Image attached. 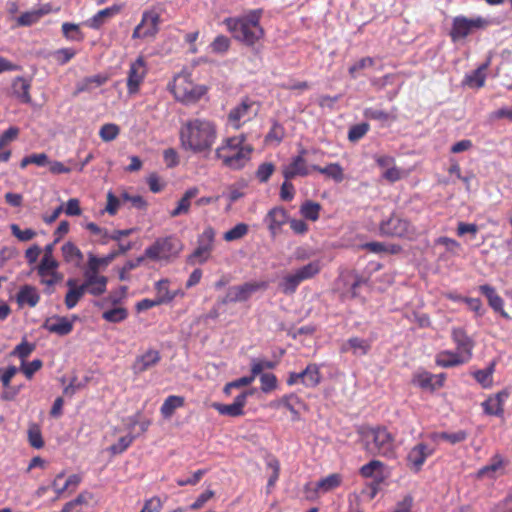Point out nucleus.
<instances>
[{"label":"nucleus","mask_w":512,"mask_h":512,"mask_svg":"<svg viewBox=\"0 0 512 512\" xmlns=\"http://www.w3.org/2000/svg\"><path fill=\"white\" fill-rule=\"evenodd\" d=\"M217 137L215 124L207 119L188 120L180 130L181 145L193 153L209 152Z\"/></svg>","instance_id":"f257e3e1"},{"label":"nucleus","mask_w":512,"mask_h":512,"mask_svg":"<svg viewBox=\"0 0 512 512\" xmlns=\"http://www.w3.org/2000/svg\"><path fill=\"white\" fill-rule=\"evenodd\" d=\"M365 451L372 456L393 458L395 456L394 436L382 426H363L358 430Z\"/></svg>","instance_id":"f03ea898"},{"label":"nucleus","mask_w":512,"mask_h":512,"mask_svg":"<svg viewBox=\"0 0 512 512\" xmlns=\"http://www.w3.org/2000/svg\"><path fill=\"white\" fill-rule=\"evenodd\" d=\"M260 17L261 11L254 10L240 18H227L224 23L235 40L247 46H253L264 36Z\"/></svg>","instance_id":"7ed1b4c3"},{"label":"nucleus","mask_w":512,"mask_h":512,"mask_svg":"<svg viewBox=\"0 0 512 512\" xmlns=\"http://www.w3.org/2000/svg\"><path fill=\"white\" fill-rule=\"evenodd\" d=\"M182 249L180 240L173 236L158 238L145 249V256L153 261H169L178 256Z\"/></svg>","instance_id":"20e7f679"},{"label":"nucleus","mask_w":512,"mask_h":512,"mask_svg":"<svg viewBox=\"0 0 512 512\" xmlns=\"http://www.w3.org/2000/svg\"><path fill=\"white\" fill-rule=\"evenodd\" d=\"M380 232L385 236L412 239L416 234V229L407 219L392 214L380 223Z\"/></svg>","instance_id":"39448f33"},{"label":"nucleus","mask_w":512,"mask_h":512,"mask_svg":"<svg viewBox=\"0 0 512 512\" xmlns=\"http://www.w3.org/2000/svg\"><path fill=\"white\" fill-rule=\"evenodd\" d=\"M214 238V229L210 226L206 227L204 231L198 236L197 248L191 255L188 256L187 262L189 264H195L196 262H199L200 264L205 263L210 257L211 251L213 250Z\"/></svg>","instance_id":"423d86ee"},{"label":"nucleus","mask_w":512,"mask_h":512,"mask_svg":"<svg viewBox=\"0 0 512 512\" xmlns=\"http://www.w3.org/2000/svg\"><path fill=\"white\" fill-rule=\"evenodd\" d=\"M173 92L178 100L192 103L199 100L205 94L206 88L194 85L186 77L179 76L175 78Z\"/></svg>","instance_id":"0eeeda50"},{"label":"nucleus","mask_w":512,"mask_h":512,"mask_svg":"<svg viewBox=\"0 0 512 512\" xmlns=\"http://www.w3.org/2000/svg\"><path fill=\"white\" fill-rule=\"evenodd\" d=\"M268 284L266 282H246L242 285L232 286L227 290L225 297L222 299L223 304L232 302H244L258 290H265Z\"/></svg>","instance_id":"6e6552de"},{"label":"nucleus","mask_w":512,"mask_h":512,"mask_svg":"<svg viewBox=\"0 0 512 512\" xmlns=\"http://www.w3.org/2000/svg\"><path fill=\"white\" fill-rule=\"evenodd\" d=\"M488 21L482 17L468 19L464 16H457L453 19L450 36L453 41L465 38L474 29L484 28Z\"/></svg>","instance_id":"1a4fd4ad"},{"label":"nucleus","mask_w":512,"mask_h":512,"mask_svg":"<svg viewBox=\"0 0 512 512\" xmlns=\"http://www.w3.org/2000/svg\"><path fill=\"white\" fill-rule=\"evenodd\" d=\"M225 149L226 148H217L215 155L222 160L224 166L234 170L243 168L250 159V155L253 151L251 145H245V147L238 149V151H232V154L225 153Z\"/></svg>","instance_id":"9d476101"},{"label":"nucleus","mask_w":512,"mask_h":512,"mask_svg":"<svg viewBox=\"0 0 512 512\" xmlns=\"http://www.w3.org/2000/svg\"><path fill=\"white\" fill-rule=\"evenodd\" d=\"M147 73L146 63L143 56H138L130 64L127 77V90L129 94H136Z\"/></svg>","instance_id":"9b49d317"},{"label":"nucleus","mask_w":512,"mask_h":512,"mask_svg":"<svg viewBox=\"0 0 512 512\" xmlns=\"http://www.w3.org/2000/svg\"><path fill=\"white\" fill-rule=\"evenodd\" d=\"M160 16L154 11L144 12L141 22L135 27L132 37L146 38L152 37L158 32Z\"/></svg>","instance_id":"f8f14e48"},{"label":"nucleus","mask_w":512,"mask_h":512,"mask_svg":"<svg viewBox=\"0 0 512 512\" xmlns=\"http://www.w3.org/2000/svg\"><path fill=\"white\" fill-rule=\"evenodd\" d=\"M307 153L308 151L302 148L299 154L293 157L291 162L283 168L282 175L284 179L291 180L297 176L305 177L309 174V168L304 158V155Z\"/></svg>","instance_id":"ddd939ff"},{"label":"nucleus","mask_w":512,"mask_h":512,"mask_svg":"<svg viewBox=\"0 0 512 512\" xmlns=\"http://www.w3.org/2000/svg\"><path fill=\"white\" fill-rule=\"evenodd\" d=\"M433 454L431 449L425 443L415 445L407 455V465L413 472H419L422 469L426 459Z\"/></svg>","instance_id":"4468645a"},{"label":"nucleus","mask_w":512,"mask_h":512,"mask_svg":"<svg viewBox=\"0 0 512 512\" xmlns=\"http://www.w3.org/2000/svg\"><path fill=\"white\" fill-rule=\"evenodd\" d=\"M161 360V354L158 350L148 349L143 354L138 355L131 369L135 375L142 374L143 372L155 367Z\"/></svg>","instance_id":"2eb2a0df"},{"label":"nucleus","mask_w":512,"mask_h":512,"mask_svg":"<svg viewBox=\"0 0 512 512\" xmlns=\"http://www.w3.org/2000/svg\"><path fill=\"white\" fill-rule=\"evenodd\" d=\"M452 339L456 344L457 352L467 361L472 357V350L474 348L473 339L467 335L463 328H453L451 333Z\"/></svg>","instance_id":"dca6fc26"},{"label":"nucleus","mask_w":512,"mask_h":512,"mask_svg":"<svg viewBox=\"0 0 512 512\" xmlns=\"http://www.w3.org/2000/svg\"><path fill=\"white\" fill-rule=\"evenodd\" d=\"M84 287L86 292L93 296H100L106 292L108 278L98 273L84 271Z\"/></svg>","instance_id":"f3484780"},{"label":"nucleus","mask_w":512,"mask_h":512,"mask_svg":"<svg viewBox=\"0 0 512 512\" xmlns=\"http://www.w3.org/2000/svg\"><path fill=\"white\" fill-rule=\"evenodd\" d=\"M42 328L59 336H66L72 332L73 322L67 317L55 315L47 318L42 324Z\"/></svg>","instance_id":"a211bd4d"},{"label":"nucleus","mask_w":512,"mask_h":512,"mask_svg":"<svg viewBox=\"0 0 512 512\" xmlns=\"http://www.w3.org/2000/svg\"><path fill=\"white\" fill-rule=\"evenodd\" d=\"M371 341L360 337H351L340 346L341 353L351 352L356 357L365 356L371 350Z\"/></svg>","instance_id":"6ab92c4d"},{"label":"nucleus","mask_w":512,"mask_h":512,"mask_svg":"<svg viewBox=\"0 0 512 512\" xmlns=\"http://www.w3.org/2000/svg\"><path fill=\"white\" fill-rule=\"evenodd\" d=\"M509 393L502 390L493 396L488 397L483 403L482 407L487 415L502 416L504 414L503 403L508 398Z\"/></svg>","instance_id":"aec40b11"},{"label":"nucleus","mask_w":512,"mask_h":512,"mask_svg":"<svg viewBox=\"0 0 512 512\" xmlns=\"http://www.w3.org/2000/svg\"><path fill=\"white\" fill-rule=\"evenodd\" d=\"M479 291L482 295H484L489 303V306L497 313H499L502 317L506 319H510V316L504 311V301L497 294L495 288L489 284H484L479 286Z\"/></svg>","instance_id":"412c9836"},{"label":"nucleus","mask_w":512,"mask_h":512,"mask_svg":"<svg viewBox=\"0 0 512 512\" xmlns=\"http://www.w3.org/2000/svg\"><path fill=\"white\" fill-rule=\"evenodd\" d=\"M384 463L379 460H371L359 469V473L363 478H373L376 485H380L384 481L383 468Z\"/></svg>","instance_id":"4be33fe9"},{"label":"nucleus","mask_w":512,"mask_h":512,"mask_svg":"<svg viewBox=\"0 0 512 512\" xmlns=\"http://www.w3.org/2000/svg\"><path fill=\"white\" fill-rule=\"evenodd\" d=\"M287 218L288 215L284 208L274 207L266 215L265 222L271 233L275 235L281 226L286 223Z\"/></svg>","instance_id":"5701e85b"},{"label":"nucleus","mask_w":512,"mask_h":512,"mask_svg":"<svg viewBox=\"0 0 512 512\" xmlns=\"http://www.w3.org/2000/svg\"><path fill=\"white\" fill-rule=\"evenodd\" d=\"M436 375L427 372H417L412 377V384L420 387L423 390L435 391L437 388L442 387V381H434Z\"/></svg>","instance_id":"b1692460"},{"label":"nucleus","mask_w":512,"mask_h":512,"mask_svg":"<svg viewBox=\"0 0 512 512\" xmlns=\"http://www.w3.org/2000/svg\"><path fill=\"white\" fill-rule=\"evenodd\" d=\"M31 82L30 80L18 76L14 79L12 83V93L13 95L22 103L28 104L31 103V95H30Z\"/></svg>","instance_id":"393cba45"},{"label":"nucleus","mask_w":512,"mask_h":512,"mask_svg":"<svg viewBox=\"0 0 512 512\" xmlns=\"http://www.w3.org/2000/svg\"><path fill=\"white\" fill-rule=\"evenodd\" d=\"M66 285L69 287L68 292L65 296V305L68 309L74 308L80 299L86 293V289L84 287V283L77 286V282L75 279H68Z\"/></svg>","instance_id":"a878e982"},{"label":"nucleus","mask_w":512,"mask_h":512,"mask_svg":"<svg viewBox=\"0 0 512 512\" xmlns=\"http://www.w3.org/2000/svg\"><path fill=\"white\" fill-rule=\"evenodd\" d=\"M39 300L40 295L37 289L31 285L22 286L16 295V301L19 304V306L27 304L30 307H35L38 304Z\"/></svg>","instance_id":"bb28decb"},{"label":"nucleus","mask_w":512,"mask_h":512,"mask_svg":"<svg viewBox=\"0 0 512 512\" xmlns=\"http://www.w3.org/2000/svg\"><path fill=\"white\" fill-rule=\"evenodd\" d=\"M490 60L488 59L485 63L481 64L477 69L472 71L470 74H466L463 84L471 88H481L485 84L486 74L485 70L489 67Z\"/></svg>","instance_id":"cd10ccee"},{"label":"nucleus","mask_w":512,"mask_h":512,"mask_svg":"<svg viewBox=\"0 0 512 512\" xmlns=\"http://www.w3.org/2000/svg\"><path fill=\"white\" fill-rule=\"evenodd\" d=\"M107 80L108 77L102 74L85 77L81 81L77 82L73 95L77 96L82 92L91 91L92 89L100 87L101 85L105 84Z\"/></svg>","instance_id":"c85d7f7f"},{"label":"nucleus","mask_w":512,"mask_h":512,"mask_svg":"<svg viewBox=\"0 0 512 512\" xmlns=\"http://www.w3.org/2000/svg\"><path fill=\"white\" fill-rule=\"evenodd\" d=\"M55 244L56 243L48 244L44 248V256L37 267V273L41 277H45L49 274L50 270H55L58 267V262L52 256Z\"/></svg>","instance_id":"c756f323"},{"label":"nucleus","mask_w":512,"mask_h":512,"mask_svg":"<svg viewBox=\"0 0 512 512\" xmlns=\"http://www.w3.org/2000/svg\"><path fill=\"white\" fill-rule=\"evenodd\" d=\"M311 169L331 178L336 183H341L345 178L344 170L339 163H329L325 167L311 165Z\"/></svg>","instance_id":"7c9ffc66"},{"label":"nucleus","mask_w":512,"mask_h":512,"mask_svg":"<svg viewBox=\"0 0 512 512\" xmlns=\"http://www.w3.org/2000/svg\"><path fill=\"white\" fill-rule=\"evenodd\" d=\"M252 102L248 99L243 100L239 105L231 109L228 115L229 121L236 127L239 128V121L241 119H249V110L251 109Z\"/></svg>","instance_id":"2f4dec72"},{"label":"nucleus","mask_w":512,"mask_h":512,"mask_svg":"<svg viewBox=\"0 0 512 512\" xmlns=\"http://www.w3.org/2000/svg\"><path fill=\"white\" fill-rule=\"evenodd\" d=\"M198 193L199 189L197 187L186 190L182 198L178 201L177 207L170 212V216L177 217L182 214H187L189 212L191 199L196 197Z\"/></svg>","instance_id":"473e14b6"},{"label":"nucleus","mask_w":512,"mask_h":512,"mask_svg":"<svg viewBox=\"0 0 512 512\" xmlns=\"http://www.w3.org/2000/svg\"><path fill=\"white\" fill-rule=\"evenodd\" d=\"M467 362L462 356L456 352L443 351L437 355L436 363L438 366L449 368L461 365Z\"/></svg>","instance_id":"72a5a7b5"},{"label":"nucleus","mask_w":512,"mask_h":512,"mask_svg":"<svg viewBox=\"0 0 512 512\" xmlns=\"http://www.w3.org/2000/svg\"><path fill=\"white\" fill-rule=\"evenodd\" d=\"M115 258L116 253H112V251L104 257H97L93 254H89L87 268L85 271L99 274L100 268L108 266Z\"/></svg>","instance_id":"f704fd0d"},{"label":"nucleus","mask_w":512,"mask_h":512,"mask_svg":"<svg viewBox=\"0 0 512 512\" xmlns=\"http://www.w3.org/2000/svg\"><path fill=\"white\" fill-rule=\"evenodd\" d=\"M495 365V361H492L485 369L473 372L474 379L485 389L490 388L493 384Z\"/></svg>","instance_id":"c9c22d12"},{"label":"nucleus","mask_w":512,"mask_h":512,"mask_svg":"<svg viewBox=\"0 0 512 512\" xmlns=\"http://www.w3.org/2000/svg\"><path fill=\"white\" fill-rule=\"evenodd\" d=\"M119 11L120 7L117 5L100 10L89 20V26L93 29H99L108 18L114 16Z\"/></svg>","instance_id":"e433bc0d"},{"label":"nucleus","mask_w":512,"mask_h":512,"mask_svg":"<svg viewBox=\"0 0 512 512\" xmlns=\"http://www.w3.org/2000/svg\"><path fill=\"white\" fill-rule=\"evenodd\" d=\"M322 265L319 260H314L296 269L294 273L301 282L315 277L321 271Z\"/></svg>","instance_id":"4c0bfd02"},{"label":"nucleus","mask_w":512,"mask_h":512,"mask_svg":"<svg viewBox=\"0 0 512 512\" xmlns=\"http://www.w3.org/2000/svg\"><path fill=\"white\" fill-rule=\"evenodd\" d=\"M184 405V397L171 395L168 396L161 406V414L165 419H169L177 408Z\"/></svg>","instance_id":"58836bf2"},{"label":"nucleus","mask_w":512,"mask_h":512,"mask_svg":"<svg viewBox=\"0 0 512 512\" xmlns=\"http://www.w3.org/2000/svg\"><path fill=\"white\" fill-rule=\"evenodd\" d=\"M503 468V459L500 455H495L491 462L485 466H483L481 469L477 472L478 478H494L497 471Z\"/></svg>","instance_id":"ea45409f"},{"label":"nucleus","mask_w":512,"mask_h":512,"mask_svg":"<svg viewBox=\"0 0 512 512\" xmlns=\"http://www.w3.org/2000/svg\"><path fill=\"white\" fill-rule=\"evenodd\" d=\"M342 477L338 473H333L319 480L316 484V491L329 492L341 485Z\"/></svg>","instance_id":"a19ab883"},{"label":"nucleus","mask_w":512,"mask_h":512,"mask_svg":"<svg viewBox=\"0 0 512 512\" xmlns=\"http://www.w3.org/2000/svg\"><path fill=\"white\" fill-rule=\"evenodd\" d=\"M301 283L300 279L293 272L288 274L282 278L279 283V290L285 295H292L296 292L299 284Z\"/></svg>","instance_id":"79ce46f5"},{"label":"nucleus","mask_w":512,"mask_h":512,"mask_svg":"<svg viewBox=\"0 0 512 512\" xmlns=\"http://www.w3.org/2000/svg\"><path fill=\"white\" fill-rule=\"evenodd\" d=\"M321 205L310 200L305 201L300 207L301 215L310 221H316L319 218Z\"/></svg>","instance_id":"37998d69"},{"label":"nucleus","mask_w":512,"mask_h":512,"mask_svg":"<svg viewBox=\"0 0 512 512\" xmlns=\"http://www.w3.org/2000/svg\"><path fill=\"white\" fill-rule=\"evenodd\" d=\"M64 260L66 262L76 261L79 263L83 260V253L81 250L72 242L65 243L61 248Z\"/></svg>","instance_id":"c03bdc74"},{"label":"nucleus","mask_w":512,"mask_h":512,"mask_svg":"<svg viewBox=\"0 0 512 512\" xmlns=\"http://www.w3.org/2000/svg\"><path fill=\"white\" fill-rule=\"evenodd\" d=\"M128 317V310L124 307H114L103 312L102 318L110 323H120Z\"/></svg>","instance_id":"a18cd8bd"},{"label":"nucleus","mask_w":512,"mask_h":512,"mask_svg":"<svg viewBox=\"0 0 512 512\" xmlns=\"http://www.w3.org/2000/svg\"><path fill=\"white\" fill-rule=\"evenodd\" d=\"M364 117L371 120H376L381 123H386L390 120H394L395 117L392 116L390 113L377 109V108H366L363 112Z\"/></svg>","instance_id":"49530a36"},{"label":"nucleus","mask_w":512,"mask_h":512,"mask_svg":"<svg viewBox=\"0 0 512 512\" xmlns=\"http://www.w3.org/2000/svg\"><path fill=\"white\" fill-rule=\"evenodd\" d=\"M249 227L245 223H238L224 233V240L231 242L243 238L248 233Z\"/></svg>","instance_id":"de8ad7c7"},{"label":"nucleus","mask_w":512,"mask_h":512,"mask_svg":"<svg viewBox=\"0 0 512 512\" xmlns=\"http://www.w3.org/2000/svg\"><path fill=\"white\" fill-rule=\"evenodd\" d=\"M277 366V362L253 358L251 360V373L256 377L260 375L264 369H274Z\"/></svg>","instance_id":"09e8293b"},{"label":"nucleus","mask_w":512,"mask_h":512,"mask_svg":"<svg viewBox=\"0 0 512 512\" xmlns=\"http://www.w3.org/2000/svg\"><path fill=\"white\" fill-rule=\"evenodd\" d=\"M213 407L218 411L221 415H228L230 417H238L244 414V410H241L238 405L234 403L231 404H221L214 403Z\"/></svg>","instance_id":"8fccbe9b"},{"label":"nucleus","mask_w":512,"mask_h":512,"mask_svg":"<svg viewBox=\"0 0 512 512\" xmlns=\"http://www.w3.org/2000/svg\"><path fill=\"white\" fill-rule=\"evenodd\" d=\"M300 403H301V401H300L299 397L296 396L295 394L284 395L279 400V404L283 405L285 408H287L292 413L294 420L299 419V413L295 409L294 405L300 404Z\"/></svg>","instance_id":"3c124183"},{"label":"nucleus","mask_w":512,"mask_h":512,"mask_svg":"<svg viewBox=\"0 0 512 512\" xmlns=\"http://www.w3.org/2000/svg\"><path fill=\"white\" fill-rule=\"evenodd\" d=\"M369 124L366 122L353 125L348 131V139L351 142H357L363 138L369 131Z\"/></svg>","instance_id":"603ef678"},{"label":"nucleus","mask_w":512,"mask_h":512,"mask_svg":"<svg viewBox=\"0 0 512 512\" xmlns=\"http://www.w3.org/2000/svg\"><path fill=\"white\" fill-rule=\"evenodd\" d=\"M49 12V9H41L34 12H25L18 17V24L21 26H29L36 22L40 16Z\"/></svg>","instance_id":"864d4df0"},{"label":"nucleus","mask_w":512,"mask_h":512,"mask_svg":"<svg viewBox=\"0 0 512 512\" xmlns=\"http://www.w3.org/2000/svg\"><path fill=\"white\" fill-rule=\"evenodd\" d=\"M34 350L35 344L23 340L14 348V350L11 352V355L19 357L23 362Z\"/></svg>","instance_id":"5fc2aeb1"},{"label":"nucleus","mask_w":512,"mask_h":512,"mask_svg":"<svg viewBox=\"0 0 512 512\" xmlns=\"http://www.w3.org/2000/svg\"><path fill=\"white\" fill-rule=\"evenodd\" d=\"M28 441L29 444L36 449H40L44 446V441L42 438L40 428L36 424H33L29 427Z\"/></svg>","instance_id":"6e6d98bb"},{"label":"nucleus","mask_w":512,"mask_h":512,"mask_svg":"<svg viewBox=\"0 0 512 512\" xmlns=\"http://www.w3.org/2000/svg\"><path fill=\"white\" fill-rule=\"evenodd\" d=\"M435 437L448 441L451 444H457L460 442H463L467 439L468 434L464 430H459L457 432L448 433V432H441L438 434H435Z\"/></svg>","instance_id":"4d7b16f0"},{"label":"nucleus","mask_w":512,"mask_h":512,"mask_svg":"<svg viewBox=\"0 0 512 512\" xmlns=\"http://www.w3.org/2000/svg\"><path fill=\"white\" fill-rule=\"evenodd\" d=\"M119 132L120 129L116 124L107 123L101 127L99 131V136L103 141L110 142L119 135Z\"/></svg>","instance_id":"13d9d810"},{"label":"nucleus","mask_w":512,"mask_h":512,"mask_svg":"<svg viewBox=\"0 0 512 512\" xmlns=\"http://www.w3.org/2000/svg\"><path fill=\"white\" fill-rule=\"evenodd\" d=\"M267 467L272 471V474L270 475L267 483V487L271 488L275 485L276 481L279 478L280 463L274 456H268Z\"/></svg>","instance_id":"bf43d9fd"},{"label":"nucleus","mask_w":512,"mask_h":512,"mask_svg":"<svg viewBox=\"0 0 512 512\" xmlns=\"http://www.w3.org/2000/svg\"><path fill=\"white\" fill-rule=\"evenodd\" d=\"M267 467L272 471V474L270 475L267 483V487L271 488L275 485L276 481L279 478L280 463L274 456H268Z\"/></svg>","instance_id":"052dcab7"},{"label":"nucleus","mask_w":512,"mask_h":512,"mask_svg":"<svg viewBox=\"0 0 512 512\" xmlns=\"http://www.w3.org/2000/svg\"><path fill=\"white\" fill-rule=\"evenodd\" d=\"M274 171L275 165L273 163L264 162L258 166L256 170V177L260 183H266Z\"/></svg>","instance_id":"680f3d73"},{"label":"nucleus","mask_w":512,"mask_h":512,"mask_svg":"<svg viewBox=\"0 0 512 512\" xmlns=\"http://www.w3.org/2000/svg\"><path fill=\"white\" fill-rule=\"evenodd\" d=\"M10 229L12 235L22 242L29 241L36 236V232L33 229L27 228L25 230H21L17 224H11Z\"/></svg>","instance_id":"e2e57ef3"},{"label":"nucleus","mask_w":512,"mask_h":512,"mask_svg":"<svg viewBox=\"0 0 512 512\" xmlns=\"http://www.w3.org/2000/svg\"><path fill=\"white\" fill-rule=\"evenodd\" d=\"M134 439L135 436L132 435L122 436L115 444L110 446L109 450L112 454H121L132 444Z\"/></svg>","instance_id":"0e129e2a"},{"label":"nucleus","mask_w":512,"mask_h":512,"mask_svg":"<svg viewBox=\"0 0 512 512\" xmlns=\"http://www.w3.org/2000/svg\"><path fill=\"white\" fill-rule=\"evenodd\" d=\"M261 382V390L264 393H268L276 389L277 387V378L272 373H262L260 375Z\"/></svg>","instance_id":"69168bd1"},{"label":"nucleus","mask_w":512,"mask_h":512,"mask_svg":"<svg viewBox=\"0 0 512 512\" xmlns=\"http://www.w3.org/2000/svg\"><path fill=\"white\" fill-rule=\"evenodd\" d=\"M62 32L63 35L67 39L71 40H80L81 39V31L79 26L73 23L65 22L62 24Z\"/></svg>","instance_id":"338daca9"},{"label":"nucleus","mask_w":512,"mask_h":512,"mask_svg":"<svg viewBox=\"0 0 512 512\" xmlns=\"http://www.w3.org/2000/svg\"><path fill=\"white\" fill-rule=\"evenodd\" d=\"M75 54L76 52L72 48H61L54 52V58L59 64L64 65L68 63Z\"/></svg>","instance_id":"774afa93"}]
</instances>
